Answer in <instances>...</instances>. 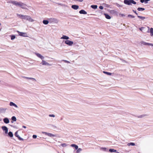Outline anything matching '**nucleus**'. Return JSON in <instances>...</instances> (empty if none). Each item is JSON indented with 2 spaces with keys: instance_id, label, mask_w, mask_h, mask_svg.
<instances>
[{
  "instance_id": "obj_1",
  "label": "nucleus",
  "mask_w": 153,
  "mask_h": 153,
  "mask_svg": "<svg viewBox=\"0 0 153 153\" xmlns=\"http://www.w3.org/2000/svg\"><path fill=\"white\" fill-rule=\"evenodd\" d=\"M17 16L22 19L28 21L30 22H33L34 21L30 16H24L21 14H17Z\"/></svg>"
},
{
  "instance_id": "obj_2",
  "label": "nucleus",
  "mask_w": 153,
  "mask_h": 153,
  "mask_svg": "<svg viewBox=\"0 0 153 153\" xmlns=\"http://www.w3.org/2000/svg\"><path fill=\"white\" fill-rule=\"evenodd\" d=\"M17 32L20 36L23 37H28L27 34L26 33L20 32L18 31H17Z\"/></svg>"
},
{
  "instance_id": "obj_3",
  "label": "nucleus",
  "mask_w": 153,
  "mask_h": 153,
  "mask_svg": "<svg viewBox=\"0 0 153 153\" xmlns=\"http://www.w3.org/2000/svg\"><path fill=\"white\" fill-rule=\"evenodd\" d=\"M65 44L69 46H71L73 44V42L72 41L69 40H66L65 41Z\"/></svg>"
},
{
  "instance_id": "obj_4",
  "label": "nucleus",
  "mask_w": 153,
  "mask_h": 153,
  "mask_svg": "<svg viewBox=\"0 0 153 153\" xmlns=\"http://www.w3.org/2000/svg\"><path fill=\"white\" fill-rule=\"evenodd\" d=\"M1 128L3 131L4 132L5 134L8 133V128L5 126H2L1 127Z\"/></svg>"
},
{
  "instance_id": "obj_5",
  "label": "nucleus",
  "mask_w": 153,
  "mask_h": 153,
  "mask_svg": "<svg viewBox=\"0 0 153 153\" xmlns=\"http://www.w3.org/2000/svg\"><path fill=\"white\" fill-rule=\"evenodd\" d=\"M141 44L142 45H150L153 46V44L152 43H147L144 41H142L140 42Z\"/></svg>"
},
{
  "instance_id": "obj_6",
  "label": "nucleus",
  "mask_w": 153,
  "mask_h": 153,
  "mask_svg": "<svg viewBox=\"0 0 153 153\" xmlns=\"http://www.w3.org/2000/svg\"><path fill=\"white\" fill-rule=\"evenodd\" d=\"M11 3L17 6L20 7L21 2H19L16 1H11Z\"/></svg>"
},
{
  "instance_id": "obj_7",
  "label": "nucleus",
  "mask_w": 153,
  "mask_h": 153,
  "mask_svg": "<svg viewBox=\"0 0 153 153\" xmlns=\"http://www.w3.org/2000/svg\"><path fill=\"white\" fill-rule=\"evenodd\" d=\"M41 64H42V65H46L49 66L51 65V64H50L48 62H47L46 61L44 60L43 59L42 60V62Z\"/></svg>"
},
{
  "instance_id": "obj_8",
  "label": "nucleus",
  "mask_w": 153,
  "mask_h": 153,
  "mask_svg": "<svg viewBox=\"0 0 153 153\" xmlns=\"http://www.w3.org/2000/svg\"><path fill=\"white\" fill-rule=\"evenodd\" d=\"M35 54L38 57L40 58L42 60L44 59V57L42 56L41 54L37 53H36Z\"/></svg>"
},
{
  "instance_id": "obj_9",
  "label": "nucleus",
  "mask_w": 153,
  "mask_h": 153,
  "mask_svg": "<svg viewBox=\"0 0 153 153\" xmlns=\"http://www.w3.org/2000/svg\"><path fill=\"white\" fill-rule=\"evenodd\" d=\"M20 5V7H21L23 9H25L26 8V5L25 4L21 2V4Z\"/></svg>"
},
{
  "instance_id": "obj_10",
  "label": "nucleus",
  "mask_w": 153,
  "mask_h": 153,
  "mask_svg": "<svg viewBox=\"0 0 153 153\" xmlns=\"http://www.w3.org/2000/svg\"><path fill=\"white\" fill-rule=\"evenodd\" d=\"M4 122L6 124L8 123L9 122V120L6 117L4 118L3 120Z\"/></svg>"
},
{
  "instance_id": "obj_11",
  "label": "nucleus",
  "mask_w": 153,
  "mask_h": 153,
  "mask_svg": "<svg viewBox=\"0 0 153 153\" xmlns=\"http://www.w3.org/2000/svg\"><path fill=\"white\" fill-rule=\"evenodd\" d=\"M42 133L43 134H45L46 135H47L48 136L50 137H52L53 136V135L51 133H47V132H43Z\"/></svg>"
},
{
  "instance_id": "obj_12",
  "label": "nucleus",
  "mask_w": 153,
  "mask_h": 153,
  "mask_svg": "<svg viewBox=\"0 0 153 153\" xmlns=\"http://www.w3.org/2000/svg\"><path fill=\"white\" fill-rule=\"evenodd\" d=\"M124 2L125 4L128 5H131V3L130 1H129L128 0H124Z\"/></svg>"
},
{
  "instance_id": "obj_13",
  "label": "nucleus",
  "mask_w": 153,
  "mask_h": 153,
  "mask_svg": "<svg viewBox=\"0 0 153 153\" xmlns=\"http://www.w3.org/2000/svg\"><path fill=\"white\" fill-rule=\"evenodd\" d=\"M9 105L10 106H14L16 108H18V106L17 105L12 102H10L9 103Z\"/></svg>"
},
{
  "instance_id": "obj_14",
  "label": "nucleus",
  "mask_w": 153,
  "mask_h": 153,
  "mask_svg": "<svg viewBox=\"0 0 153 153\" xmlns=\"http://www.w3.org/2000/svg\"><path fill=\"white\" fill-rule=\"evenodd\" d=\"M79 13L81 14H87V12L83 10H80L79 11Z\"/></svg>"
},
{
  "instance_id": "obj_15",
  "label": "nucleus",
  "mask_w": 153,
  "mask_h": 153,
  "mask_svg": "<svg viewBox=\"0 0 153 153\" xmlns=\"http://www.w3.org/2000/svg\"><path fill=\"white\" fill-rule=\"evenodd\" d=\"M49 21V22H55L56 21V19L54 18H50L48 19Z\"/></svg>"
},
{
  "instance_id": "obj_16",
  "label": "nucleus",
  "mask_w": 153,
  "mask_h": 153,
  "mask_svg": "<svg viewBox=\"0 0 153 153\" xmlns=\"http://www.w3.org/2000/svg\"><path fill=\"white\" fill-rule=\"evenodd\" d=\"M71 7L74 9L77 10L79 8V6L76 5H74L72 6Z\"/></svg>"
},
{
  "instance_id": "obj_17",
  "label": "nucleus",
  "mask_w": 153,
  "mask_h": 153,
  "mask_svg": "<svg viewBox=\"0 0 153 153\" xmlns=\"http://www.w3.org/2000/svg\"><path fill=\"white\" fill-rule=\"evenodd\" d=\"M67 145L66 143H61L60 145H59V147L61 148L62 147H65L67 146Z\"/></svg>"
},
{
  "instance_id": "obj_18",
  "label": "nucleus",
  "mask_w": 153,
  "mask_h": 153,
  "mask_svg": "<svg viewBox=\"0 0 153 153\" xmlns=\"http://www.w3.org/2000/svg\"><path fill=\"white\" fill-rule=\"evenodd\" d=\"M71 147H74L76 150H77V149H78V146L75 144H72L71 145Z\"/></svg>"
},
{
  "instance_id": "obj_19",
  "label": "nucleus",
  "mask_w": 153,
  "mask_h": 153,
  "mask_svg": "<svg viewBox=\"0 0 153 153\" xmlns=\"http://www.w3.org/2000/svg\"><path fill=\"white\" fill-rule=\"evenodd\" d=\"M61 39H66L67 40L68 39H69V37L65 35H63L62 36L61 38Z\"/></svg>"
},
{
  "instance_id": "obj_20",
  "label": "nucleus",
  "mask_w": 153,
  "mask_h": 153,
  "mask_svg": "<svg viewBox=\"0 0 153 153\" xmlns=\"http://www.w3.org/2000/svg\"><path fill=\"white\" fill-rule=\"evenodd\" d=\"M49 22V20H44L43 21V23L45 25H47L48 24V23Z\"/></svg>"
},
{
  "instance_id": "obj_21",
  "label": "nucleus",
  "mask_w": 153,
  "mask_h": 153,
  "mask_svg": "<svg viewBox=\"0 0 153 153\" xmlns=\"http://www.w3.org/2000/svg\"><path fill=\"white\" fill-rule=\"evenodd\" d=\"M150 36H153V28H151L150 29Z\"/></svg>"
},
{
  "instance_id": "obj_22",
  "label": "nucleus",
  "mask_w": 153,
  "mask_h": 153,
  "mask_svg": "<svg viewBox=\"0 0 153 153\" xmlns=\"http://www.w3.org/2000/svg\"><path fill=\"white\" fill-rule=\"evenodd\" d=\"M11 120H12V121H11V122L12 123H13V121H16V117L15 116L12 117L11 118Z\"/></svg>"
},
{
  "instance_id": "obj_23",
  "label": "nucleus",
  "mask_w": 153,
  "mask_h": 153,
  "mask_svg": "<svg viewBox=\"0 0 153 153\" xmlns=\"http://www.w3.org/2000/svg\"><path fill=\"white\" fill-rule=\"evenodd\" d=\"M104 15L105 16V18L108 19H110L111 18V17L110 16L107 14L105 13Z\"/></svg>"
},
{
  "instance_id": "obj_24",
  "label": "nucleus",
  "mask_w": 153,
  "mask_h": 153,
  "mask_svg": "<svg viewBox=\"0 0 153 153\" xmlns=\"http://www.w3.org/2000/svg\"><path fill=\"white\" fill-rule=\"evenodd\" d=\"M7 134H8V136L9 137H13V134L12 132L10 131Z\"/></svg>"
},
{
  "instance_id": "obj_25",
  "label": "nucleus",
  "mask_w": 153,
  "mask_h": 153,
  "mask_svg": "<svg viewBox=\"0 0 153 153\" xmlns=\"http://www.w3.org/2000/svg\"><path fill=\"white\" fill-rule=\"evenodd\" d=\"M137 17L142 20H144L146 19V18L145 17L140 16H137Z\"/></svg>"
},
{
  "instance_id": "obj_26",
  "label": "nucleus",
  "mask_w": 153,
  "mask_h": 153,
  "mask_svg": "<svg viewBox=\"0 0 153 153\" xmlns=\"http://www.w3.org/2000/svg\"><path fill=\"white\" fill-rule=\"evenodd\" d=\"M127 145L129 146H134L135 145V144L133 143H128L127 144Z\"/></svg>"
},
{
  "instance_id": "obj_27",
  "label": "nucleus",
  "mask_w": 153,
  "mask_h": 153,
  "mask_svg": "<svg viewBox=\"0 0 153 153\" xmlns=\"http://www.w3.org/2000/svg\"><path fill=\"white\" fill-rule=\"evenodd\" d=\"M137 9L139 11H143L145 10V9L144 8L141 7H139Z\"/></svg>"
},
{
  "instance_id": "obj_28",
  "label": "nucleus",
  "mask_w": 153,
  "mask_h": 153,
  "mask_svg": "<svg viewBox=\"0 0 153 153\" xmlns=\"http://www.w3.org/2000/svg\"><path fill=\"white\" fill-rule=\"evenodd\" d=\"M109 151L111 152H116V150L114 149H110Z\"/></svg>"
},
{
  "instance_id": "obj_29",
  "label": "nucleus",
  "mask_w": 153,
  "mask_h": 153,
  "mask_svg": "<svg viewBox=\"0 0 153 153\" xmlns=\"http://www.w3.org/2000/svg\"><path fill=\"white\" fill-rule=\"evenodd\" d=\"M82 149L79 148H78V149H77V150L76 151V153H79L80 152L82 151Z\"/></svg>"
},
{
  "instance_id": "obj_30",
  "label": "nucleus",
  "mask_w": 153,
  "mask_h": 153,
  "mask_svg": "<svg viewBox=\"0 0 153 153\" xmlns=\"http://www.w3.org/2000/svg\"><path fill=\"white\" fill-rule=\"evenodd\" d=\"M97 5H92L91 6V7L94 9H97Z\"/></svg>"
},
{
  "instance_id": "obj_31",
  "label": "nucleus",
  "mask_w": 153,
  "mask_h": 153,
  "mask_svg": "<svg viewBox=\"0 0 153 153\" xmlns=\"http://www.w3.org/2000/svg\"><path fill=\"white\" fill-rule=\"evenodd\" d=\"M103 73L108 75H111V73L103 71Z\"/></svg>"
},
{
  "instance_id": "obj_32",
  "label": "nucleus",
  "mask_w": 153,
  "mask_h": 153,
  "mask_svg": "<svg viewBox=\"0 0 153 153\" xmlns=\"http://www.w3.org/2000/svg\"><path fill=\"white\" fill-rule=\"evenodd\" d=\"M10 36L11 37V39L12 40L14 39L16 37L14 35H11Z\"/></svg>"
},
{
  "instance_id": "obj_33",
  "label": "nucleus",
  "mask_w": 153,
  "mask_h": 153,
  "mask_svg": "<svg viewBox=\"0 0 153 153\" xmlns=\"http://www.w3.org/2000/svg\"><path fill=\"white\" fill-rule=\"evenodd\" d=\"M101 150H102L103 151H107V149L105 147L101 148H100Z\"/></svg>"
},
{
  "instance_id": "obj_34",
  "label": "nucleus",
  "mask_w": 153,
  "mask_h": 153,
  "mask_svg": "<svg viewBox=\"0 0 153 153\" xmlns=\"http://www.w3.org/2000/svg\"><path fill=\"white\" fill-rule=\"evenodd\" d=\"M130 2L131 4L132 3L134 4H136V2L134 1L133 0H131Z\"/></svg>"
},
{
  "instance_id": "obj_35",
  "label": "nucleus",
  "mask_w": 153,
  "mask_h": 153,
  "mask_svg": "<svg viewBox=\"0 0 153 153\" xmlns=\"http://www.w3.org/2000/svg\"><path fill=\"white\" fill-rule=\"evenodd\" d=\"M15 135L17 137H18L19 136L18 134V131H16L15 133Z\"/></svg>"
},
{
  "instance_id": "obj_36",
  "label": "nucleus",
  "mask_w": 153,
  "mask_h": 153,
  "mask_svg": "<svg viewBox=\"0 0 153 153\" xmlns=\"http://www.w3.org/2000/svg\"><path fill=\"white\" fill-rule=\"evenodd\" d=\"M128 17H131V18H134V16H133L132 15H130V14L128 15Z\"/></svg>"
},
{
  "instance_id": "obj_37",
  "label": "nucleus",
  "mask_w": 153,
  "mask_h": 153,
  "mask_svg": "<svg viewBox=\"0 0 153 153\" xmlns=\"http://www.w3.org/2000/svg\"><path fill=\"white\" fill-rule=\"evenodd\" d=\"M64 62H65V63H70V62L69 61H68L67 60H63Z\"/></svg>"
},
{
  "instance_id": "obj_38",
  "label": "nucleus",
  "mask_w": 153,
  "mask_h": 153,
  "mask_svg": "<svg viewBox=\"0 0 153 153\" xmlns=\"http://www.w3.org/2000/svg\"><path fill=\"white\" fill-rule=\"evenodd\" d=\"M18 138L19 139V140H23L24 139L21 138L19 136L18 137Z\"/></svg>"
},
{
  "instance_id": "obj_39",
  "label": "nucleus",
  "mask_w": 153,
  "mask_h": 153,
  "mask_svg": "<svg viewBox=\"0 0 153 153\" xmlns=\"http://www.w3.org/2000/svg\"><path fill=\"white\" fill-rule=\"evenodd\" d=\"M49 116L50 117H55V115L54 114H49Z\"/></svg>"
},
{
  "instance_id": "obj_40",
  "label": "nucleus",
  "mask_w": 153,
  "mask_h": 153,
  "mask_svg": "<svg viewBox=\"0 0 153 153\" xmlns=\"http://www.w3.org/2000/svg\"><path fill=\"white\" fill-rule=\"evenodd\" d=\"M26 78L29 79L33 80H35V79H34V78H32L26 77Z\"/></svg>"
},
{
  "instance_id": "obj_41",
  "label": "nucleus",
  "mask_w": 153,
  "mask_h": 153,
  "mask_svg": "<svg viewBox=\"0 0 153 153\" xmlns=\"http://www.w3.org/2000/svg\"><path fill=\"white\" fill-rule=\"evenodd\" d=\"M144 28V27H141L139 29V30L142 31V30H143Z\"/></svg>"
},
{
  "instance_id": "obj_42",
  "label": "nucleus",
  "mask_w": 153,
  "mask_h": 153,
  "mask_svg": "<svg viewBox=\"0 0 153 153\" xmlns=\"http://www.w3.org/2000/svg\"><path fill=\"white\" fill-rule=\"evenodd\" d=\"M37 137V136L36 135H33V138H36Z\"/></svg>"
},
{
  "instance_id": "obj_43",
  "label": "nucleus",
  "mask_w": 153,
  "mask_h": 153,
  "mask_svg": "<svg viewBox=\"0 0 153 153\" xmlns=\"http://www.w3.org/2000/svg\"><path fill=\"white\" fill-rule=\"evenodd\" d=\"M99 7L101 10H102L103 9V7L102 6H100Z\"/></svg>"
},
{
  "instance_id": "obj_44",
  "label": "nucleus",
  "mask_w": 153,
  "mask_h": 153,
  "mask_svg": "<svg viewBox=\"0 0 153 153\" xmlns=\"http://www.w3.org/2000/svg\"><path fill=\"white\" fill-rule=\"evenodd\" d=\"M140 1L141 3H143L144 2H145V0H140Z\"/></svg>"
},
{
  "instance_id": "obj_45",
  "label": "nucleus",
  "mask_w": 153,
  "mask_h": 153,
  "mask_svg": "<svg viewBox=\"0 0 153 153\" xmlns=\"http://www.w3.org/2000/svg\"><path fill=\"white\" fill-rule=\"evenodd\" d=\"M133 12L134 13L136 14L137 15V13L136 12V11L134 10H133Z\"/></svg>"
},
{
  "instance_id": "obj_46",
  "label": "nucleus",
  "mask_w": 153,
  "mask_h": 153,
  "mask_svg": "<svg viewBox=\"0 0 153 153\" xmlns=\"http://www.w3.org/2000/svg\"><path fill=\"white\" fill-rule=\"evenodd\" d=\"M120 15L121 16H125V15L123 14H120Z\"/></svg>"
},
{
  "instance_id": "obj_47",
  "label": "nucleus",
  "mask_w": 153,
  "mask_h": 153,
  "mask_svg": "<svg viewBox=\"0 0 153 153\" xmlns=\"http://www.w3.org/2000/svg\"><path fill=\"white\" fill-rule=\"evenodd\" d=\"M77 0L79 2H82L83 1V0Z\"/></svg>"
},
{
  "instance_id": "obj_48",
  "label": "nucleus",
  "mask_w": 153,
  "mask_h": 153,
  "mask_svg": "<svg viewBox=\"0 0 153 153\" xmlns=\"http://www.w3.org/2000/svg\"><path fill=\"white\" fill-rule=\"evenodd\" d=\"M117 6L118 7H121V6L119 4H117Z\"/></svg>"
},
{
  "instance_id": "obj_49",
  "label": "nucleus",
  "mask_w": 153,
  "mask_h": 153,
  "mask_svg": "<svg viewBox=\"0 0 153 153\" xmlns=\"http://www.w3.org/2000/svg\"><path fill=\"white\" fill-rule=\"evenodd\" d=\"M23 127L24 128H26V127L25 126H23Z\"/></svg>"
},
{
  "instance_id": "obj_50",
  "label": "nucleus",
  "mask_w": 153,
  "mask_h": 153,
  "mask_svg": "<svg viewBox=\"0 0 153 153\" xmlns=\"http://www.w3.org/2000/svg\"><path fill=\"white\" fill-rule=\"evenodd\" d=\"M116 152L115 153H120L119 152H117V151H116V152Z\"/></svg>"
},
{
  "instance_id": "obj_51",
  "label": "nucleus",
  "mask_w": 153,
  "mask_h": 153,
  "mask_svg": "<svg viewBox=\"0 0 153 153\" xmlns=\"http://www.w3.org/2000/svg\"><path fill=\"white\" fill-rule=\"evenodd\" d=\"M143 117V116L142 115V116H140V117Z\"/></svg>"
},
{
  "instance_id": "obj_52",
  "label": "nucleus",
  "mask_w": 153,
  "mask_h": 153,
  "mask_svg": "<svg viewBox=\"0 0 153 153\" xmlns=\"http://www.w3.org/2000/svg\"><path fill=\"white\" fill-rule=\"evenodd\" d=\"M1 25V23H0V26Z\"/></svg>"
}]
</instances>
